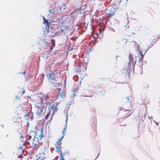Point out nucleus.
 <instances>
[{
    "mask_svg": "<svg viewBox=\"0 0 160 160\" xmlns=\"http://www.w3.org/2000/svg\"><path fill=\"white\" fill-rule=\"evenodd\" d=\"M21 73L22 75H24L25 78H26V75H25V74L26 73V72L25 71H24V72H22Z\"/></svg>",
    "mask_w": 160,
    "mask_h": 160,
    "instance_id": "nucleus-34",
    "label": "nucleus"
},
{
    "mask_svg": "<svg viewBox=\"0 0 160 160\" xmlns=\"http://www.w3.org/2000/svg\"><path fill=\"white\" fill-rule=\"evenodd\" d=\"M64 136V134H63L61 137L60 138L58 139L57 141L56 142V143H59V144L61 145L62 144V140L63 139Z\"/></svg>",
    "mask_w": 160,
    "mask_h": 160,
    "instance_id": "nucleus-8",
    "label": "nucleus"
},
{
    "mask_svg": "<svg viewBox=\"0 0 160 160\" xmlns=\"http://www.w3.org/2000/svg\"><path fill=\"white\" fill-rule=\"evenodd\" d=\"M58 148H59V149H60L61 148H63V147H62L61 146V145L60 144V145L59 146H58Z\"/></svg>",
    "mask_w": 160,
    "mask_h": 160,
    "instance_id": "nucleus-55",
    "label": "nucleus"
},
{
    "mask_svg": "<svg viewBox=\"0 0 160 160\" xmlns=\"http://www.w3.org/2000/svg\"><path fill=\"white\" fill-rule=\"evenodd\" d=\"M101 18H99V21H98V22H99V25H100V24H102V23H103L104 25H105L106 26V25L103 22H102L101 20Z\"/></svg>",
    "mask_w": 160,
    "mask_h": 160,
    "instance_id": "nucleus-20",
    "label": "nucleus"
},
{
    "mask_svg": "<svg viewBox=\"0 0 160 160\" xmlns=\"http://www.w3.org/2000/svg\"><path fill=\"white\" fill-rule=\"evenodd\" d=\"M55 114L54 112L53 111L50 117V121H51L53 117V115Z\"/></svg>",
    "mask_w": 160,
    "mask_h": 160,
    "instance_id": "nucleus-18",
    "label": "nucleus"
},
{
    "mask_svg": "<svg viewBox=\"0 0 160 160\" xmlns=\"http://www.w3.org/2000/svg\"><path fill=\"white\" fill-rule=\"evenodd\" d=\"M37 108L38 109H39L40 108V107H39V106H38L37 107Z\"/></svg>",
    "mask_w": 160,
    "mask_h": 160,
    "instance_id": "nucleus-64",
    "label": "nucleus"
},
{
    "mask_svg": "<svg viewBox=\"0 0 160 160\" xmlns=\"http://www.w3.org/2000/svg\"><path fill=\"white\" fill-rule=\"evenodd\" d=\"M55 82H52V81H50V82L52 84L53 83H54L55 84H56V85H59L60 84H61V83L60 82H57V80H55Z\"/></svg>",
    "mask_w": 160,
    "mask_h": 160,
    "instance_id": "nucleus-15",
    "label": "nucleus"
},
{
    "mask_svg": "<svg viewBox=\"0 0 160 160\" xmlns=\"http://www.w3.org/2000/svg\"><path fill=\"white\" fill-rule=\"evenodd\" d=\"M44 102L46 104V105L45 106H46V105L47 106V102L46 101H45Z\"/></svg>",
    "mask_w": 160,
    "mask_h": 160,
    "instance_id": "nucleus-61",
    "label": "nucleus"
},
{
    "mask_svg": "<svg viewBox=\"0 0 160 160\" xmlns=\"http://www.w3.org/2000/svg\"><path fill=\"white\" fill-rule=\"evenodd\" d=\"M148 45H145L143 46V47L141 48V51H142V52L143 51H144V52H145L146 50L147 49L146 47H147Z\"/></svg>",
    "mask_w": 160,
    "mask_h": 160,
    "instance_id": "nucleus-12",
    "label": "nucleus"
},
{
    "mask_svg": "<svg viewBox=\"0 0 160 160\" xmlns=\"http://www.w3.org/2000/svg\"><path fill=\"white\" fill-rule=\"evenodd\" d=\"M50 113H50V111H48V112L47 114H46V115L45 116V119L44 120V122H45V121H46V120H47L48 119V117H49V116H50Z\"/></svg>",
    "mask_w": 160,
    "mask_h": 160,
    "instance_id": "nucleus-11",
    "label": "nucleus"
},
{
    "mask_svg": "<svg viewBox=\"0 0 160 160\" xmlns=\"http://www.w3.org/2000/svg\"><path fill=\"white\" fill-rule=\"evenodd\" d=\"M68 104H69V107L70 106V105H71V102H69Z\"/></svg>",
    "mask_w": 160,
    "mask_h": 160,
    "instance_id": "nucleus-58",
    "label": "nucleus"
},
{
    "mask_svg": "<svg viewBox=\"0 0 160 160\" xmlns=\"http://www.w3.org/2000/svg\"><path fill=\"white\" fill-rule=\"evenodd\" d=\"M99 26L100 27V28L99 29L98 31H99V33H101V34L99 37V33H98V32H97L96 34L98 38L100 39L103 37V31L105 30L106 26L103 23L100 24Z\"/></svg>",
    "mask_w": 160,
    "mask_h": 160,
    "instance_id": "nucleus-1",
    "label": "nucleus"
},
{
    "mask_svg": "<svg viewBox=\"0 0 160 160\" xmlns=\"http://www.w3.org/2000/svg\"><path fill=\"white\" fill-rule=\"evenodd\" d=\"M43 157L42 156L39 157L36 160H42Z\"/></svg>",
    "mask_w": 160,
    "mask_h": 160,
    "instance_id": "nucleus-32",
    "label": "nucleus"
},
{
    "mask_svg": "<svg viewBox=\"0 0 160 160\" xmlns=\"http://www.w3.org/2000/svg\"><path fill=\"white\" fill-rule=\"evenodd\" d=\"M47 76L49 78V80H54L55 78L56 75L54 73L52 72L48 73Z\"/></svg>",
    "mask_w": 160,
    "mask_h": 160,
    "instance_id": "nucleus-2",
    "label": "nucleus"
},
{
    "mask_svg": "<svg viewBox=\"0 0 160 160\" xmlns=\"http://www.w3.org/2000/svg\"><path fill=\"white\" fill-rule=\"evenodd\" d=\"M32 116L30 118L31 120H33L34 119V116H33V112L32 113Z\"/></svg>",
    "mask_w": 160,
    "mask_h": 160,
    "instance_id": "nucleus-37",
    "label": "nucleus"
},
{
    "mask_svg": "<svg viewBox=\"0 0 160 160\" xmlns=\"http://www.w3.org/2000/svg\"><path fill=\"white\" fill-rule=\"evenodd\" d=\"M73 97H75L77 96V95L76 94H75V93H73Z\"/></svg>",
    "mask_w": 160,
    "mask_h": 160,
    "instance_id": "nucleus-50",
    "label": "nucleus"
},
{
    "mask_svg": "<svg viewBox=\"0 0 160 160\" xmlns=\"http://www.w3.org/2000/svg\"><path fill=\"white\" fill-rule=\"evenodd\" d=\"M118 9L117 7H115V5H114V7H112V9L113 10H115V9Z\"/></svg>",
    "mask_w": 160,
    "mask_h": 160,
    "instance_id": "nucleus-35",
    "label": "nucleus"
},
{
    "mask_svg": "<svg viewBox=\"0 0 160 160\" xmlns=\"http://www.w3.org/2000/svg\"><path fill=\"white\" fill-rule=\"evenodd\" d=\"M154 44H152L151 45L149 46L148 48H147V49L145 50L146 52L150 48H151L153 45Z\"/></svg>",
    "mask_w": 160,
    "mask_h": 160,
    "instance_id": "nucleus-22",
    "label": "nucleus"
},
{
    "mask_svg": "<svg viewBox=\"0 0 160 160\" xmlns=\"http://www.w3.org/2000/svg\"><path fill=\"white\" fill-rule=\"evenodd\" d=\"M36 138V139H37V140H38V141H38V142H39V138H38V137H37V138H36H36Z\"/></svg>",
    "mask_w": 160,
    "mask_h": 160,
    "instance_id": "nucleus-60",
    "label": "nucleus"
},
{
    "mask_svg": "<svg viewBox=\"0 0 160 160\" xmlns=\"http://www.w3.org/2000/svg\"><path fill=\"white\" fill-rule=\"evenodd\" d=\"M93 50V48H89V50H88V51L87 52L88 53H89L90 52H91V51H92Z\"/></svg>",
    "mask_w": 160,
    "mask_h": 160,
    "instance_id": "nucleus-31",
    "label": "nucleus"
},
{
    "mask_svg": "<svg viewBox=\"0 0 160 160\" xmlns=\"http://www.w3.org/2000/svg\"><path fill=\"white\" fill-rule=\"evenodd\" d=\"M35 135L34 136V138H36V137L37 136V132L36 131H35Z\"/></svg>",
    "mask_w": 160,
    "mask_h": 160,
    "instance_id": "nucleus-48",
    "label": "nucleus"
},
{
    "mask_svg": "<svg viewBox=\"0 0 160 160\" xmlns=\"http://www.w3.org/2000/svg\"><path fill=\"white\" fill-rule=\"evenodd\" d=\"M114 12H110L109 14V18H111L114 14L115 12H116V11H114Z\"/></svg>",
    "mask_w": 160,
    "mask_h": 160,
    "instance_id": "nucleus-19",
    "label": "nucleus"
},
{
    "mask_svg": "<svg viewBox=\"0 0 160 160\" xmlns=\"http://www.w3.org/2000/svg\"><path fill=\"white\" fill-rule=\"evenodd\" d=\"M67 23V22L65 20V19H64L63 20V21L61 22L62 24H66Z\"/></svg>",
    "mask_w": 160,
    "mask_h": 160,
    "instance_id": "nucleus-24",
    "label": "nucleus"
},
{
    "mask_svg": "<svg viewBox=\"0 0 160 160\" xmlns=\"http://www.w3.org/2000/svg\"><path fill=\"white\" fill-rule=\"evenodd\" d=\"M147 106L146 104L144 103H141V111H145V112L146 111Z\"/></svg>",
    "mask_w": 160,
    "mask_h": 160,
    "instance_id": "nucleus-7",
    "label": "nucleus"
},
{
    "mask_svg": "<svg viewBox=\"0 0 160 160\" xmlns=\"http://www.w3.org/2000/svg\"><path fill=\"white\" fill-rule=\"evenodd\" d=\"M79 68H77V72L78 73H80V72L79 71Z\"/></svg>",
    "mask_w": 160,
    "mask_h": 160,
    "instance_id": "nucleus-43",
    "label": "nucleus"
},
{
    "mask_svg": "<svg viewBox=\"0 0 160 160\" xmlns=\"http://www.w3.org/2000/svg\"><path fill=\"white\" fill-rule=\"evenodd\" d=\"M64 95V91H62V92L60 94V97H62Z\"/></svg>",
    "mask_w": 160,
    "mask_h": 160,
    "instance_id": "nucleus-26",
    "label": "nucleus"
},
{
    "mask_svg": "<svg viewBox=\"0 0 160 160\" xmlns=\"http://www.w3.org/2000/svg\"><path fill=\"white\" fill-rule=\"evenodd\" d=\"M66 6L65 4H62L61 6H60V10H64L66 9Z\"/></svg>",
    "mask_w": 160,
    "mask_h": 160,
    "instance_id": "nucleus-13",
    "label": "nucleus"
},
{
    "mask_svg": "<svg viewBox=\"0 0 160 160\" xmlns=\"http://www.w3.org/2000/svg\"><path fill=\"white\" fill-rule=\"evenodd\" d=\"M43 20V23L45 24L46 26V29H47V27H49L51 23V21L49 22V19H47L44 16H42Z\"/></svg>",
    "mask_w": 160,
    "mask_h": 160,
    "instance_id": "nucleus-3",
    "label": "nucleus"
},
{
    "mask_svg": "<svg viewBox=\"0 0 160 160\" xmlns=\"http://www.w3.org/2000/svg\"><path fill=\"white\" fill-rule=\"evenodd\" d=\"M51 107H49L48 108V111H50V113H51Z\"/></svg>",
    "mask_w": 160,
    "mask_h": 160,
    "instance_id": "nucleus-44",
    "label": "nucleus"
},
{
    "mask_svg": "<svg viewBox=\"0 0 160 160\" xmlns=\"http://www.w3.org/2000/svg\"><path fill=\"white\" fill-rule=\"evenodd\" d=\"M153 121L155 123V124L157 125V126H158V124H159L158 122H156L154 120H153Z\"/></svg>",
    "mask_w": 160,
    "mask_h": 160,
    "instance_id": "nucleus-38",
    "label": "nucleus"
},
{
    "mask_svg": "<svg viewBox=\"0 0 160 160\" xmlns=\"http://www.w3.org/2000/svg\"><path fill=\"white\" fill-rule=\"evenodd\" d=\"M19 138H22V139H24V137H23L22 136V135H21V136H20V137H19Z\"/></svg>",
    "mask_w": 160,
    "mask_h": 160,
    "instance_id": "nucleus-53",
    "label": "nucleus"
},
{
    "mask_svg": "<svg viewBox=\"0 0 160 160\" xmlns=\"http://www.w3.org/2000/svg\"><path fill=\"white\" fill-rule=\"evenodd\" d=\"M65 20L67 22V23H69L71 19H69V17H67L65 18Z\"/></svg>",
    "mask_w": 160,
    "mask_h": 160,
    "instance_id": "nucleus-17",
    "label": "nucleus"
},
{
    "mask_svg": "<svg viewBox=\"0 0 160 160\" xmlns=\"http://www.w3.org/2000/svg\"><path fill=\"white\" fill-rule=\"evenodd\" d=\"M15 98H17V99H18L19 98V97L18 96H16Z\"/></svg>",
    "mask_w": 160,
    "mask_h": 160,
    "instance_id": "nucleus-63",
    "label": "nucleus"
},
{
    "mask_svg": "<svg viewBox=\"0 0 160 160\" xmlns=\"http://www.w3.org/2000/svg\"><path fill=\"white\" fill-rule=\"evenodd\" d=\"M43 128H42L41 129V133H43Z\"/></svg>",
    "mask_w": 160,
    "mask_h": 160,
    "instance_id": "nucleus-41",
    "label": "nucleus"
},
{
    "mask_svg": "<svg viewBox=\"0 0 160 160\" xmlns=\"http://www.w3.org/2000/svg\"><path fill=\"white\" fill-rule=\"evenodd\" d=\"M55 45L54 44V45L53 46V45H51V46H50V52H51V51L52 50V49H53V47H54Z\"/></svg>",
    "mask_w": 160,
    "mask_h": 160,
    "instance_id": "nucleus-27",
    "label": "nucleus"
},
{
    "mask_svg": "<svg viewBox=\"0 0 160 160\" xmlns=\"http://www.w3.org/2000/svg\"><path fill=\"white\" fill-rule=\"evenodd\" d=\"M63 29V27H62L61 28V32H63L64 31V30Z\"/></svg>",
    "mask_w": 160,
    "mask_h": 160,
    "instance_id": "nucleus-36",
    "label": "nucleus"
},
{
    "mask_svg": "<svg viewBox=\"0 0 160 160\" xmlns=\"http://www.w3.org/2000/svg\"><path fill=\"white\" fill-rule=\"evenodd\" d=\"M52 108H51V109H53V108H54V109L55 110V112H56L58 110L57 107L56 106H53V105H52Z\"/></svg>",
    "mask_w": 160,
    "mask_h": 160,
    "instance_id": "nucleus-16",
    "label": "nucleus"
},
{
    "mask_svg": "<svg viewBox=\"0 0 160 160\" xmlns=\"http://www.w3.org/2000/svg\"><path fill=\"white\" fill-rule=\"evenodd\" d=\"M40 112H39V111H38L37 112V114L38 115H39V114H40Z\"/></svg>",
    "mask_w": 160,
    "mask_h": 160,
    "instance_id": "nucleus-54",
    "label": "nucleus"
},
{
    "mask_svg": "<svg viewBox=\"0 0 160 160\" xmlns=\"http://www.w3.org/2000/svg\"><path fill=\"white\" fill-rule=\"evenodd\" d=\"M22 148H23V147L21 146H20L18 148L19 149H20V150H22Z\"/></svg>",
    "mask_w": 160,
    "mask_h": 160,
    "instance_id": "nucleus-45",
    "label": "nucleus"
},
{
    "mask_svg": "<svg viewBox=\"0 0 160 160\" xmlns=\"http://www.w3.org/2000/svg\"><path fill=\"white\" fill-rule=\"evenodd\" d=\"M32 143H33V145H34V147H36V146L37 144H36V143H34V142H33Z\"/></svg>",
    "mask_w": 160,
    "mask_h": 160,
    "instance_id": "nucleus-51",
    "label": "nucleus"
},
{
    "mask_svg": "<svg viewBox=\"0 0 160 160\" xmlns=\"http://www.w3.org/2000/svg\"><path fill=\"white\" fill-rule=\"evenodd\" d=\"M141 65H142V66H141V69H142V71L141 72V75L142 74V73H143V72H142V66H143V63H142L141 64Z\"/></svg>",
    "mask_w": 160,
    "mask_h": 160,
    "instance_id": "nucleus-33",
    "label": "nucleus"
},
{
    "mask_svg": "<svg viewBox=\"0 0 160 160\" xmlns=\"http://www.w3.org/2000/svg\"><path fill=\"white\" fill-rule=\"evenodd\" d=\"M69 27H70L69 25L65 26V27L66 28V30H67L68 29V28Z\"/></svg>",
    "mask_w": 160,
    "mask_h": 160,
    "instance_id": "nucleus-42",
    "label": "nucleus"
},
{
    "mask_svg": "<svg viewBox=\"0 0 160 160\" xmlns=\"http://www.w3.org/2000/svg\"><path fill=\"white\" fill-rule=\"evenodd\" d=\"M39 137L40 138V140H41L42 138L44 137L43 133H41L40 134L39 136Z\"/></svg>",
    "mask_w": 160,
    "mask_h": 160,
    "instance_id": "nucleus-21",
    "label": "nucleus"
},
{
    "mask_svg": "<svg viewBox=\"0 0 160 160\" xmlns=\"http://www.w3.org/2000/svg\"><path fill=\"white\" fill-rule=\"evenodd\" d=\"M157 37H158V38L160 39V35H158Z\"/></svg>",
    "mask_w": 160,
    "mask_h": 160,
    "instance_id": "nucleus-62",
    "label": "nucleus"
},
{
    "mask_svg": "<svg viewBox=\"0 0 160 160\" xmlns=\"http://www.w3.org/2000/svg\"><path fill=\"white\" fill-rule=\"evenodd\" d=\"M55 145L57 146L56 144H55ZM55 148L57 149V150L56 151L57 152H58L60 150V149H59V148H58V146H56Z\"/></svg>",
    "mask_w": 160,
    "mask_h": 160,
    "instance_id": "nucleus-29",
    "label": "nucleus"
},
{
    "mask_svg": "<svg viewBox=\"0 0 160 160\" xmlns=\"http://www.w3.org/2000/svg\"><path fill=\"white\" fill-rule=\"evenodd\" d=\"M145 53L146 52H144L143 53H142V51L141 50V62H142V61L143 60L144 55Z\"/></svg>",
    "mask_w": 160,
    "mask_h": 160,
    "instance_id": "nucleus-9",
    "label": "nucleus"
},
{
    "mask_svg": "<svg viewBox=\"0 0 160 160\" xmlns=\"http://www.w3.org/2000/svg\"><path fill=\"white\" fill-rule=\"evenodd\" d=\"M67 123L66 122V124H65V127H64V128L63 129V130L62 131V134H64V131L66 132V128H67Z\"/></svg>",
    "mask_w": 160,
    "mask_h": 160,
    "instance_id": "nucleus-14",
    "label": "nucleus"
},
{
    "mask_svg": "<svg viewBox=\"0 0 160 160\" xmlns=\"http://www.w3.org/2000/svg\"><path fill=\"white\" fill-rule=\"evenodd\" d=\"M103 92H104V93H103H103H102V96H103V95H104V93H105V92H105V90H104V91H103Z\"/></svg>",
    "mask_w": 160,
    "mask_h": 160,
    "instance_id": "nucleus-59",
    "label": "nucleus"
},
{
    "mask_svg": "<svg viewBox=\"0 0 160 160\" xmlns=\"http://www.w3.org/2000/svg\"><path fill=\"white\" fill-rule=\"evenodd\" d=\"M128 58L129 62L128 63V66L129 68V66H131V65L132 64V62H134L133 58L132 55L131 53L129 54Z\"/></svg>",
    "mask_w": 160,
    "mask_h": 160,
    "instance_id": "nucleus-4",
    "label": "nucleus"
},
{
    "mask_svg": "<svg viewBox=\"0 0 160 160\" xmlns=\"http://www.w3.org/2000/svg\"><path fill=\"white\" fill-rule=\"evenodd\" d=\"M45 46H48V43L47 42H45Z\"/></svg>",
    "mask_w": 160,
    "mask_h": 160,
    "instance_id": "nucleus-49",
    "label": "nucleus"
},
{
    "mask_svg": "<svg viewBox=\"0 0 160 160\" xmlns=\"http://www.w3.org/2000/svg\"><path fill=\"white\" fill-rule=\"evenodd\" d=\"M82 65L81 66V65L78 66L79 69V71L81 72V73H82V72H84L86 70L87 66H83V65L82 64Z\"/></svg>",
    "mask_w": 160,
    "mask_h": 160,
    "instance_id": "nucleus-5",
    "label": "nucleus"
},
{
    "mask_svg": "<svg viewBox=\"0 0 160 160\" xmlns=\"http://www.w3.org/2000/svg\"><path fill=\"white\" fill-rule=\"evenodd\" d=\"M84 11H83V13L82 14V17H83L84 16L86 12H84Z\"/></svg>",
    "mask_w": 160,
    "mask_h": 160,
    "instance_id": "nucleus-52",
    "label": "nucleus"
},
{
    "mask_svg": "<svg viewBox=\"0 0 160 160\" xmlns=\"http://www.w3.org/2000/svg\"><path fill=\"white\" fill-rule=\"evenodd\" d=\"M46 29L48 32H50V31L49 30V27H48V28Z\"/></svg>",
    "mask_w": 160,
    "mask_h": 160,
    "instance_id": "nucleus-46",
    "label": "nucleus"
},
{
    "mask_svg": "<svg viewBox=\"0 0 160 160\" xmlns=\"http://www.w3.org/2000/svg\"><path fill=\"white\" fill-rule=\"evenodd\" d=\"M126 70L127 74L130 75V71L129 70H128V68H126Z\"/></svg>",
    "mask_w": 160,
    "mask_h": 160,
    "instance_id": "nucleus-28",
    "label": "nucleus"
},
{
    "mask_svg": "<svg viewBox=\"0 0 160 160\" xmlns=\"http://www.w3.org/2000/svg\"><path fill=\"white\" fill-rule=\"evenodd\" d=\"M79 12L78 13L81 14L82 13V11H73L72 12H71L70 15H71V18L74 19L75 14L74 15L75 13H77L78 12Z\"/></svg>",
    "mask_w": 160,
    "mask_h": 160,
    "instance_id": "nucleus-6",
    "label": "nucleus"
},
{
    "mask_svg": "<svg viewBox=\"0 0 160 160\" xmlns=\"http://www.w3.org/2000/svg\"><path fill=\"white\" fill-rule=\"evenodd\" d=\"M91 25H92V23L93 22V18H92V19L91 18Z\"/></svg>",
    "mask_w": 160,
    "mask_h": 160,
    "instance_id": "nucleus-40",
    "label": "nucleus"
},
{
    "mask_svg": "<svg viewBox=\"0 0 160 160\" xmlns=\"http://www.w3.org/2000/svg\"><path fill=\"white\" fill-rule=\"evenodd\" d=\"M60 160H65L64 158H61Z\"/></svg>",
    "mask_w": 160,
    "mask_h": 160,
    "instance_id": "nucleus-57",
    "label": "nucleus"
},
{
    "mask_svg": "<svg viewBox=\"0 0 160 160\" xmlns=\"http://www.w3.org/2000/svg\"><path fill=\"white\" fill-rule=\"evenodd\" d=\"M26 143H28V144H29V141H28V140L27 139L26 140V141H25V142Z\"/></svg>",
    "mask_w": 160,
    "mask_h": 160,
    "instance_id": "nucleus-47",
    "label": "nucleus"
},
{
    "mask_svg": "<svg viewBox=\"0 0 160 160\" xmlns=\"http://www.w3.org/2000/svg\"><path fill=\"white\" fill-rule=\"evenodd\" d=\"M144 114V116L143 117V116H142V117L141 118V121L142 120V124H144V122H143L145 120V117L146 115V113H145Z\"/></svg>",
    "mask_w": 160,
    "mask_h": 160,
    "instance_id": "nucleus-10",
    "label": "nucleus"
},
{
    "mask_svg": "<svg viewBox=\"0 0 160 160\" xmlns=\"http://www.w3.org/2000/svg\"><path fill=\"white\" fill-rule=\"evenodd\" d=\"M38 130V128H37V126H36L35 127V131H37Z\"/></svg>",
    "mask_w": 160,
    "mask_h": 160,
    "instance_id": "nucleus-56",
    "label": "nucleus"
},
{
    "mask_svg": "<svg viewBox=\"0 0 160 160\" xmlns=\"http://www.w3.org/2000/svg\"><path fill=\"white\" fill-rule=\"evenodd\" d=\"M137 44L138 45V46H137V51H138V54H140V50L139 49V44L138 45V44Z\"/></svg>",
    "mask_w": 160,
    "mask_h": 160,
    "instance_id": "nucleus-23",
    "label": "nucleus"
},
{
    "mask_svg": "<svg viewBox=\"0 0 160 160\" xmlns=\"http://www.w3.org/2000/svg\"><path fill=\"white\" fill-rule=\"evenodd\" d=\"M29 112H28L27 113H26V114H25L24 115V117L26 118H27V119H28V117H29Z\"/></svg>",
    "mask_w": 160,
    "mask_h": 160,
    "instance_id": "nucleus-25",
    "label": "nucleus"
},
{
    "mask_svg": "<svg viewBox=\"0 0 160 160\" xmlns=\"http://www.w3.org/2000/svg\"><path fill=\"white\" fill-rule=\"evenodd\" d=\"M32 138V137L31 135L29 136L28 137V140H31Z\"/></svg>",
    "mask_w": 160,
    "mask_h": 160,
    "instance_id": "nucleus-39",
    "label": "nucleus"
},
{
    "mask_svg": "<svg viewBox=\"0 0 160 160\" xmlns=\"http://www.w3.org/2000/svg\"><path fill=\"white\" fill-rule=\"evenodd\" d=\"M65 152H64L63 153L61 154L60 156L61 157V158H64V154L65 153Z\"/></svg>",
    "mask_w": 160,
    "mask_h": 160,
    "instance_id": "nucleus-30",
    "label": "nucleus"
}]
</instances>
